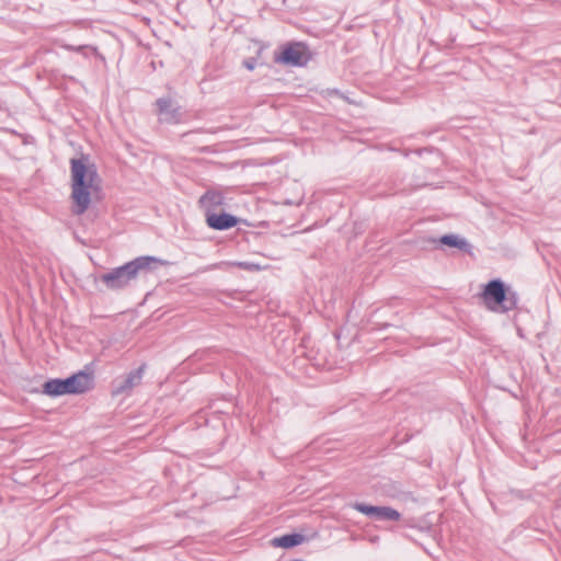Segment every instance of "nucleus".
<instances>
[{"label": "nucleus", "instance_id": "8", "mask_svg": "<svg viewBox=\"0 0 561 561\" xmlns=\"http://www.w3.org/2000/svg\"><path fill=\"white\" fill-rule=\"evenodd\" d=\"M206 217V224L209 228L214 230H228L230 228H233L238 225L239 219L238 217L228 214V213H220L217 214L216 211L209 213Z\"/></svg>", "mask_w": 561, "mask_h": 561}, {"label": "nucleus", "instance_id": "2", "mask_svg": "<svg viewBox=\"0 0 561 561\" xmlns=\"http://www.w3.org/2000/svg\"><path fill=\"white\" fill-rule=\"evenodd\" d=\"M154 256H138L126 264L112 268L108 273L101 275L100 279L107 289L119 290L126 288L142 272L151 270L152 263H159Z\"/></svg>", "mask_w": 561, "mask_h": 561}, {"label": "nucleus", "instance_id": "13", "mask_svg": "<svg viewBox=\"0 0 561 561\" xmlns=\"http://www.w3.org/2000/svg\"><path fill=\"white\" fill-rule=\"evenodd\" d=\"M352 507L356 510L357 512L365 514L366 516H369L374 518L377 506L368 505L366 503L362 502H355Z\"/></svg>", "mask_w": 561, "mask_h": 561}, {"label": "nucleus", "instance_id": "1", "mask_svg": "<svg viewBox=\"0 0 561 561\" xmlns=\"http://www.w3.org/2000/svg\"><path fill=\"white\" fill-rule=\"evenodd\" d=\"M71 174V211L80 216L84 214L91 204V196L101 188V178L96 165L89 162V158H72L70 160Z\"/></svg>", "mask_w": 561, "mask_h": 561}, {"label": "nucleus", "instance_id": "4", "mask_svg": "<svg viewBox=\"0 0 561 561\" xmlns=\"http://www.w3.org/2000/svg\"><path fill=\"white\" fill-rule=\"evenodd\" d=\"M486 307L495 312H507L517 307V295L505 287V284L496 278L490 280L482 293Z\"/></svg>", "mask_w": 561, "mask_h": 561}, {"label": "nucleus", "instance_id": "16", "mask_svg": "<svg viewBox=\"0 0 561 561\" xmlns=\"http://www.w3.org/2000/svg\"><path fill=\"white\" fill-rule=\"evenodd\" d=\"M67 49H75L72 46H65Z\"/></svg>", "mask_w": 561, "mask_h": 561}, {"label": "nucleus", "instance_id": "12", "mask_svg": "<svg viewBox=\"0 0 561 561\" xmlns=\"http://www.w3.org/2000/svg\"><path fill=\"white\" fill-rule=\"evenodd\" d=\"M401 514L390 506H377L374 519L376 520H399Z\"/></svg>", "mask_w": 561, "mask_h": 561}, {"label": "nucleus", "instance_id": "17", "mask_svg": "<svg viewBox=\"0 0 561 561\" xmlns=\"http://www.w3.org/2000/svg\"><path fill=\"white\" fill-rule=\"evenodd\" d=\"M0 2H4V0H0Z\"/></svg>", "mask_w": 561, "mask_h": 561}, {"label": "nucleus", "instance_id": "15", "mask_svg": "<svg viewBox=\"0 0 561 561\" xmlns=\"http://www.w3.org/2000/svg\"><path fill=\"white\" fill-rule=\"evenodd\" d=\"M290 561H305V560H302V559H293Z\"/></svg>", "mask_w": 561, "mask_h": 561}, {"label": "nucleus", "instance_id": "5", "mask_svg": "<svg viewBox=\"0 0 561 561\" xmlns=\"http://www.w3.org/2000/svg\"><path fill=\"white\" fill-rule=\"evenodd\" d=\"M310 59V50L302 43H289L284 47L282 53L274 55V61L276 64L290 67H304Z\"/></svg>", "mask_w": 561, "mask_h": 561}, {"label": "nucleus", "instance_id": "3", "mask_svg": "<svg viewBox=\"0 0 561 561\" xmlns=\"http://www.w3.org/2000/svg\"><path fill=\"white\" fill-rule=\"evenodd\" d=\"M94 376L91 371L80 370L65 379H49L43 385V393L50 397L80 394L91 390Z\"/></svg>", "mask_w": 561, "mask_h": 561}, {"label": "nucleus", "instance_id": "14", "mask_svg": "<svg viewBox=\"0 0 561 561\" xmlns=\"http://www.w3.org/2000/svg\"><path fill=\"white\" fill-rule=\"evenodd\" d=\"M243 67L248 70H253L256 67V59L254 57H250L243 60Z\"/></svg>", "mask_w": 561, "mask_h": 561}, {"label": "nucleus", "instance_id": "9", "mask_svg": "<svg viewBox=\"0 0 561 561\" xmlns=\"http://www.w3.org/2000/svg\"><path fill=\"white\" fill-rule=\"evenodd\" d=\"M225 203L224 194L216 190H207L198 199V204L205 211V216L215 211Z\"/></svg>", "mask_w": 561, "mask_h": 561}, {"label": "nucleus", "instance_id": "10", "mask_svg": "<svg viewBox=\"0 0 561 561\" xmlns=\"http://www.w3.org/2000/svg\"><path fill=\"white\" fill-rule=\"evenodd\" d=\"M306 540V536L302 534H286L280 537H275L272 540V545L274 547L280 548H294L296 546L301 545Z\"/></svg>", "mask_w": 561, "mask_h": 561}, {"label": "nucleus", "instance_id": "11", "mask_svg": "<svg viewBox=\"0 0 561 561\" xmlns=\"http://www.w3.org/2000/svg\"><path fill=\"white\" fill-rule=\"evenodd\" d=\"M439 243L450 248H457L463 252H469L471 249L470 243L466 239L460 238L457 234H445L440 237Z\"/></svg>", "mask_w": 561, "mask_h": 561}, {"label": "nucleus", "instance_id": "6", "mask_svg": "<svg viewBox=\"0 0 561 561\" xmlns=\"http://www.w3.org/2000/svg\"><path fill=\"white\" fill-rule=\"evenodd\" d=\"M156 106L161 122L179 124L182 121L181 106L172 98H159Z\"/></svg>", "mask_w": 561, "mask_h": 561}, {"label": "nucleus", "instance_id": "7", "mask_svg": "<svg viewBox=\"0 0 561 561\" xmlns=\"http://www.w3.org/2000/svg\"><path fill=\"white\" fill-rule=\"evenodd\" d=\"M145 365H141L135 370L128 373L125 377L116 378L113 381V396L128 393L141 382Z\"/></svg>", "mask_w": 561, "mask_h": 561}]
</instances>
